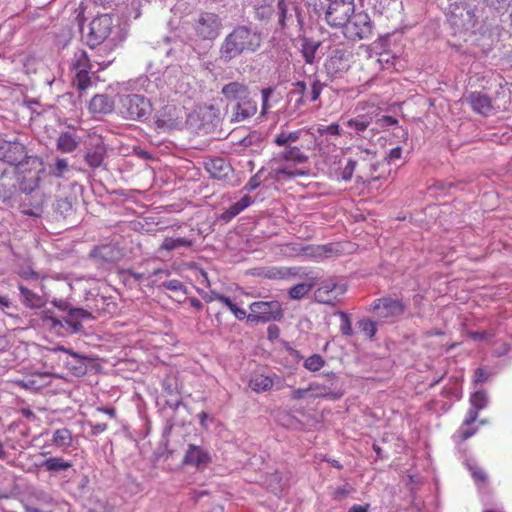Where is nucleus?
<instances>
[{
    "label": "nucleus",
    "mask_w": 512,
    "mask_h": 512,
    "mask_svg": "<svg viewBox=\"0 0 512 512\" xmlns=\"http://www.w3.org/2000/svg\"><path fill=\"white\" fill-rule=\"evenodd\" d=\"M29 157L26 147L22 143L0 139V161L17 168L19 163H23Z\"/></svg>",
    "instance_id": "obj_9"
},
{
    "label": "nucleus",
    "mask_w": 512,
    "mask_h": 512,
    "mask_svg": "<svg viewBox=\"0 0 512 512\" xmlns=\"http://www.w3.org/2000/svg\"><path fill=\"white\" fill-rule=\"evenodd\" d=\"M16 194V185L14 179L5 170L0 174V201L12 206V201Z\"/></svg>",
    "instance_id": "obj_21"
},
{
    "label": "nucleus",
    "mask_w": 512,
    "mask_h": 512,
    "mask_svg": "<svg viewBox=\"0 0 512 512\" xmlns=\"http://www.w3.org/2000/svg\"><path fill=\"white\" fill-rule=\"evenodd\" d=\"M325 86L326 85L324 83L316 78L311 79L309 87L305 81H297L293 83L294 90L292 93L299 95V99L296 101V106L300 107L307 101H317Z\"/></svg>",
    "instance_id": "obj_10"
},
{
    "label": "nucleus",
    "mask_w": 512,
    "mask_h": 512,
    "mask_svg": "<svg viewBox=\"0 0 512 512\" xmlns=\"http://www.w3.org/2000/svg\"><path fill=\"white\" fill-rule=\"evenodd\" d=\"M401 155H402L401 147L392 148L388 155L389 161H395V160L399 159L401 157Z\"/></svg>",
    "instance_id": "obj_63"
},
{
    "label": "nucleus",
    "mask_w": 512,
    "mask_h": 512,
    "mask_svg": "<svg viewBox=\"0 0 512 512\" xmlns=\"http://www.w3.org/2000/svg\"><path fill=\"white\" fill-rule=\"evenodd\" d=\"M466 102L471 106L472 110L480 115L489 116L495 113V107L491 98L480 91H474L468 94Z\"/></svg>",
    "instance_id": "obj_17"
},
{
    "label": "nucleus",
    "mask_w": 512,
    "mask_h": 512,
    "mask_svg": "<svg viewBox=\"0 0 512 512\" xmlns=\"http://www.w3.org/2000/svg\"><path fill=\"white\" fill-rule=\"evenodd\" d=\"M310 398H330L336 400L342 397L343 393L339 391H332L331 387L317 382H312L308 385Z\"/></svg>",
    "instance_id": "obj_30"
},
{
    "label": "nucleus",
    "mask_w": 512,
    "mask_h": 512,
    "mask_svg": "<svg viewBox=\"0 0 512 512\" xmlns=\"http://www.w3.org/2000/svg\"><path fill=\"white\" fill-rule=\"evenodd\" d=\"M91 60L85 50L78 49L74 52L70 70L73 73V85L80 91H85L91 86L90 71Z\"/></svg>",
    "instance_id": "obj_4"
},
{
    "label": "nucleus",
    "mask_w": 512,
    "mask_h": 512,
    "mask_svg": "<svg viewBox=\"0 0 512 512\" xmlns=\"http://www.w3.org/2000/svg\"><path fill=\"white\" fill-rule=\"evenodd\" d=\"M78 147L75 137L68 133H62L57 139V149L63 153H71Z\"/></svg>",
    "instance_id": "obj_34"
},
{
    "label": "nucleus",
    "mask_w": 512,
    "mask_h": 512,
    "mask_svg": "<svg viewBox=\"0 0 512 512\" xmlns=\"http://www.w3.org/2000/svg\"><path fill=\"white\" fill-rule=\"evenodd\" d=\"M41 319L44 322H47L51 328H55V327L61 325V322L57 318H55V317H53L51 315H48L47 312H43L42 313Z\"/></svg>",
    "instance_id": "obj_58"
},
{
    "label": "nucleus",
    "mask_w": 512,
    "mask_h": 512,
    "mask_svg": "<svg viewBox=\"0 0 512 512\" xmlns=\"http://www.w3.org/2000/svg\"><path fill=\"white\" fill-rule=\"evenodd\" d=\"M279 336H280V328L275 324L269 325L267 328L268 339L270 341H274V340L278 339Z\"/></svg>",
    "instance_id": "obj_57"
},
{
    "label": "nucleus",
    "mask_w": 512,
    "mask_h": 512,
    "mask_svg": "<svg viewBox=\"0 0 512 512\" xmlns=\"http://www.w3.org/2000/svg\"><path fill=\"white\" fill-rule=\"evenodd\" d=\"M345 292V285H340L333 281H325L316 289L314 295L319 303L334 304L338 297L342 296Z\"/></svg>",
    "instance_id": "obj_15"
},
{
    "label": "nucleus",
    "mask_w": 512,
    "mask_h": 512,
    "mask_svg": "<svg viewBox=\"0 0 512 512\" xmlns=\"http://www.w3.org/2000/svg\"><path fill=\"white\" fill-rule=\"evenodd\" d=\"M371 120L366 115H360L356 118L349 119L346 122L347 127L354 129L356 132H364L370 125Z\"/></svg>",
    "instance_id": "obj_37"
},
{
    "label": "nucleus",
    "mask_w": 512,
    "mask_h": 512,
    "mask_svg": "<svg viewBox=\"0 0 512 512\" xmlns=\"http://www.w3.org/2000/svg\"><path fill=\"white\" fill-rule=\"evenodd\" d=\"M0 306L3 308V311L8 314L9 316H12V313H10L8 310L12 308V303L9 301L7 297H0Z\"/></svg>",
    "instance_id": "obj_62"
},
{
    "label": "nucleus",
    "mask_w": 512,
    "mask_h": 512,
    "mask_svg": "<svg viewBox=\"0 0 512 512\" xmlns=\"http://www.w3.org/2000/svg\"><path fill=\"white\" fill-rule=\"evenodd\" d=\"M472 424L473 423H467V418L463 421L456 434L460 442L466 441L476 433L477 429L473 428Z\"/></svg>",
    "instance_id": "obj_40"
},
{
    "label": "nucleus",
    "mask_w": 512,
    "mask_h": 512,
    "mask_svg": "<svg viewBox=\"0 0 512 512\" xmlns=\"http://www.w3.org/2000/svg\"><path fill=\"white\" fill-rule=\"evenodd\" d=\"M352 491L353 488L348 484L337 487L333 492V499L337 501L342 500L345 497H347Z\"/></svg>",
    "instance_id": "obj_47"
},
{
    "label": "nucleus",
    "mask_w": 512,
    "mask_h": 512,
    "mask_svg": "<svg viewBox=\"0 0 512 512\" xmlns=\"http://www.w3.org/2000/svg\"><path fill=\"white\" fill-rule=\"evenodd\" d=\"M290 396H291V399H293V400H301V399H304V398H307V397L310 398V392L308 390V386L305 387V388L294 389L291 392Z\"/></svg>",
    "instance_id": "obj_54"
},
{
    "label": "nucleus",
    "mask_w": 512,
    "mask_h": 512,
    "mask_svg": "<svg viewBox=\"0 0 512 512\" xmlns=\"http://www.w3.org/2000/svg\"><path fill=\"white\" fill-rule=\"evenodd\" d=\"M252 203V197L249 195H244L238 202L232 204L229 208L223 211V213L220 215V219L225 222H229L242 211H244L247 207H249Z\"/></svg>",
    "instance_id": "obj_29"
},
{
    "label": "nucleus",
    "mask_w": 512,
    "mask_h": 512,
    "mask_svg": "<svg viewBox=\"0 0 512 512\" xmlns=\"http://www.w3.org/2000/svg\"><path fill=\"white\" fill-rule=\"evenodd\" d=\"M181 118L180 109L174 104H167L158 112L155 123L157 128L173 129L179 124Z\"/></svg>",
    "instance_id": "obj_16"
},
{
    "label": "nucleus",
    "mask_w": 512,
    "mask_h": 512,
    "mask_svg": "<svg viewBox=\"0 0 512 512\" xmlns=\"http://www.w3.org/2000/svg\"><path fill=\"white\" fill-rule=\"evenodd\" d=\"M325 364V360L319 354H313L304 361V367L312 372L319 371Z\"/></svg>",
    "instance_id": "obj_39"
},
{
    "label": "nucleus",
    "mask_w": 512,
    "mask_h": 512,
    "mask_svg": "<svg viewBox=\"0 0 512 512\" xmlns=\"http://www.w3.org/2000/svg\"><path fill=\"white\" fill-rule=\"evenodd\" d=\"M377 124L381 128H386L389 126H394L398 124V120L392 116L384 115L377 120Z\"/></svg>",
    "instance_id": "obj_55"
},
{
    "label": "nucleus",
    "mask_w": 512,
    "mask_h": 512,
    "mask_svg": "<svg viewBox=\"0 0 512 512\" xmlns=\"http://www.w3.org/2000/svg\"><path fill=\"white\" fill-rule=\"evenodd\" d=\"M213 300L220 301L223 303L230 311H232L236 304L231 301V299L223 294L214 293L212 298Z\"/></svg>",
    "instance_id": "obj_51"
},
{
    "label": "nucleus",
    "mask_w": 512,
    "mask_h": 512,
    "mask_svg": "<svg viewBox=\"0 0 512 512\" xmlns=\"http://www.w3.org/2000/svg\"><path fill=\"white\" fill-rule=\"evenodd\" d=\"M113 28V19L109 14L95 17L89 26L87 43L91 48L102 44L110 35Z\"/></svg>",
    "instance_id": "obj_8"
},
{
    "label": "nucleus",
    "mask_w": 512,
    "mask_h": 512,
    "mask_svg": "<svg viewBox=\"0 0 512 512\" xmlns=\"http://www.w3.org/2000/svg\"><path fill=\"white\" fill-rule=\"evenodd\" d=\"M308 174L307 170L304 169H287V168H277L273 169L270 172V175L273 179L280 181L283 179H291L297 177H303Z\"/></svg>",
    "instance_id": "obj_33"
},
{
    "label": "nucleus",
    "mask_w": 512,
    "mask_h": 512,
    "mask_svg": "<svg viewBox=\"0 0 512 512\" xmlns=\"http://www.w3.org/2000/svg\"><path fill=\"white\" fill-rule=\"evenodd\" d=\"M205 169L214 179H225L231 173V166L223 158H214L205 162Z\"/></svg>",
    "instance_id": "obj_24"
},
{
    "label": "nucleus",
    "mask_w": 512,
    "mask_h": 512,
    "mask_svg": "<svg viewBox=\"0 0 512 512\" xmlns=\"http://www.w3.org/2000/svg\"><path fill=\"white\" fill-rule=\"evenodd\" d=\"M318 133L320 135L339 136L341 135V129L337 123H332L328 126L318 128Z\"/></svg>",
    "instance_id": "obj_46"
},
{
    "label": "nucleus",
    "mask_w": 512,
    "mask_h": 512,
    "mask_svg": "<svg viewBox=\"0 0 512 512\" xmlns=\"http://www.w3.org/2000/svg\"><path fill=\"white\" fill-rule=\"evenodd\" d=\"M106 148L102 141L98 140L93 148L85 154V161L91 168H98L103 163Z\"/></svg>",
    "instance_id": "obj_28"
},
{
    "label": "nucleus",
    "mask_w": 512,
    "mask_h": 512,
    "mask_svg": "<svg viewBox=\"0 0 512 512\" xmlns=\"http://www.w3.org/2000/svg\"><path fill=\"white\" fill-rule=\"evenodd\" d=\"M221 93L227 100L238 102L246 99L250 91L246 84L235 81L225 84L221 89Z\"/></svg>",
    "instance_id": "obj_23"
},
{
    "label": "nucleus",
    "mask_w": 512,
    "mask_h": 512,
    "mask_svg": "<svg viewBox=\"0 0 512 512\" xmlns=\"http://www.w3.org/2000/svg\"><path fill=\"white\" fill-rule=\"evenodd\" d=\"M354 11V0H331L325 12V21L332 28H344Z\"/></svg>",
    "instance_id": "obj_6"
},
{
    "label": "nucleus",
    "mask_w": 512,
    "mask_h": 512,
    "mask_svg": "<svg viewBox=\"0 0 512 512\" xmlns=\"http://www.w3.org/2000/svg\"><path fill=\"white\" fill-rule=\"evenodd\" d=\"M281 158L285 161H291L298 164L306 163L309 159L303 149V146L291 145L285 148L281 153Z\"/></svg>",
    "instance_id": "obj_31"
},
{
    "label": "nucleus",
    "mask_w": 512,
    "mask_h": 512,
    "mask_svg": "<svg viewBox=\"0 0 512 512\" xmlns=\"http://www.w3.org/2000/svg\"><path fill=\"white\" fill-rule=\"evenodd\" d=\"M261 93H262V100H263L262 114H264V113H266V110L268 107V99L272 93V90L270 88H266V89H263Z\"/></svg>",
    "instance_id": "obj_60"
},
{
    "label": "nucleus",
    "mask_w": 512,
    "mask_h": 512,
    "mask_svg": "<svg viewBox=\"0 0 512 512\" xmlns=\"http://www.w3.org/2000/svg\"><path fill=\"white\" fill-rule=\"evenodd\" d=\"M17 287L20 292V302L24 307L34 310L45 305V299L25 286L23 282H18Z\"/></svg>",
    "instance_id": "obj_19"
},
{
    "label": "nucleus",
    "mask_w": 512,
    "mask_h": 512,
    "mask_svg": "<svg viewBox=\"0 0 512 512\" xmlns=\"http://www.w3.org/2000/svg\"><path fill=\"white\" fill-rule=\"evenodd\" d=\"M489 334L486 331H470L468 332V337L472 340L478 341V340H484L488 338Z\"/></svg>",
    "instance_id": "obj_59"
},
{
    "label": "nucleus",
    "mask_w": 512,
    "mask_h": 512,
    "mask_svg": "<svg viewBox=\"0 0 512 512\" xmlns=\"http://www.w3.org/2000/svg\"><path fill=\"white\" fill-rule=\"evenodd\" d=\"M308 135V131L304 129H298L295 131H289L282 128L279 133L274 137L273 142L279 147H288L294 145L298 140Z\"/></svg>",
    "instance_id": "obj_25"
},
{
    "label": "nucleus",
    "mask_w": 512,
    "mask_h": 512,
    "mask_svg": "<svg viewBox=\"0 0 512 512\" xmlns=\"http://www.w3.org/2000/svg\"><path fill=\"white\" fill-rule=\"evenodd\" d=\"M337 314L339 315L340 320H341V324H340L341 333L345 336H351L353 334V329H352V323H351L349 315L343 311H339Z\"/></svg>",
    "instance_id": "obj_42"
},
{
    "label": "nucleus",
    "mask_w": 512,
    "mask_h": 512,
    "mask_svg": "<svg viewBox=\"0 0 512 512\" xmlns=\"http://www.w3.org/2000/svg\"><path fill=\"white\" fill-rule=\"evenodd\" d=\"M261 44V37L251 29L239 26L228 34L220 48V57L230 61L241 54L256 51Z\"/></svg>",
    "instance_id": "obj_1"
},
{
    "label": "nucleus",
    "mask_w": 512,
    "mask_h": 512,
    "mask_svg": "<svg viewBox=\"0 0 512 512\" xmlns=\"http://www.w3.org/2000/svg\"><path fill=\"white\" fill-rule=\"evenodd\" d=\"M343 29L347 39L357 41L371 37L374 24L368 13L360 11L353 13Z\"/></svg>",
    "instance_id": "obj_7"
},
{
    "label": "nucleus",
    "mask_w": 512,
    "mask_h": 512,
    "mask_svg": "<svg viewBox=\"0 0 512 512\" xmlns=\"http://www.w3.org/2000/svg\"><path fill=\"white\" fill-rule=\"evenodd\" d=\"M257 112V104L252 100L251 96L238 101L233 108V120L243 121L254 116Z\"/></svg>",
    "instance_id": "obj_20"
},
{
    "label": "nucleus",
    "mask_w": 512,
    "mask_h": 512,
    "mask_svg": "<svg viewBox=\"0 0 512 512\" xmlns=\"http://www.w3.org/2000/svg\"><path fill=\"white\" fill-rule=\"evenodd\" d=\"M283 318L282 305L278 301H256L250 304L247 321L252 324L280 321Z\"/></svg>",
    "instance_id": "obj_5"
},
{
    "label": "nucleus",
    "mask_w": 512,
    "mask_h": 512,
    "mask_svg": "<svg viewBox=\"0 0 512 512\" xmlns=\"http://www.w3.org/2000/svg\"><path fill=\"white\" fill-rule=\"evenodd\" d=\"M55 211L60 215L67 217L73 211V201L69 197L59 198L56 200Z\"/></svg>",
    "instance_id": "obj_38"
},
{
    "label": "nucleus",
    "mask_w": 512,
    "mask_h": 512,
    "mask_svg": "<svg viewBox=\"0 0 512 512\" xmlns=\"http://www.w3.org/2000/svg\"><path fill=\"white\" fill-rule=\"evenodd\" d=\"M18 276L25 281H34L38 284L41 276L38 272L33 270L31 267L21 268L17 271Z\"/></svg>",
    "instance_id": "obj_41"
},
{
    "label": "nucleus",
    "mask_w": 512,
    "mask_h": 512,
    "mask_svg": "<svg viewBox=\"0 0 512 512\" xmlns=\"http://www.w3.org/2000/svg\"><path fill=\"white\" fill-rule=\"evenodd\" d=\"M471 474H472L473 479L476 482L485 483L487 480V475L482 468H479V467L471 468Z\"/></svg>",
    "instance_id": "obj_52"
},
{
    "label": "nucleus",
    "mask_w": 512,
    "mask_h": 512,
    "mask_svg": "<svg viewBox=\"0 0 512 512\" xmlns=\"http://www.w3.org/2000/svg\"><path fill=\"white\" fill-rule=\"evenodd\" d=\"M260 172L261 171H259L258 173H256L254 176H252L249 179V181L244 186L245 190L253 191V190L257 189L260 186V184H261V179H260V176H259Z\"/></svg>",
    "instance_id": "obj_53"
},
{
    "label": "nucleus",
    "mask_w": 512,
    "mask_h": 512,
    "mask_svg": "<svg viewBox=\"0 0 512 512\" xmlns=\"http://www.w3.org/2000/svg\"><path fill=\"white\" fill-rule=\"evenodd\" d=\"M278 8V23L279 25L284 28L287 25V19H288V5L285 0H278L277 3Z\"/></svg>",
    "instance_id": "obj_43"
},
{
    "label": "nucleus",
    "mask_w": 512,
    "mask_h": 512,
    "mask_svg": "<svg viewBox=\"0 0 512 512\" xmlns=\"http://www.w3.org/2000/svg\"><path fill=\"white\" fill-rule=\"evenodd\" d=\"M51 442L62 452H66L73 444V434L65 427L56 429L52 434Z\"/></svg>",
    "instance_id": "obj_26"
},
{
    "label": "nucleus",
    "mask_w": 512,
    "mask_h": 512,
    "mask_svg": "<svg viewBox=\"0 0 512 512\" xmlns=\"http://www.w3.org/2000/svg\"><path fill=\"white\" fill-rule=\"evenodd\" d=\"M162 286L168 290L174 291V292H186V288L183 285V283L179 280L173 279L170 281H166L162 284Z\"/></svg>",
    "instance_id": "obj_48"
},
{
    "label": "nucleus",
    "mask_w": 512,
    "mask_h": 512,
    "mask_svg": "<svg viewBox=\"0 0 512 512\" xmlns=\"http://www.w3.org/2000/svg\"><path fill=\"white\" fill-rule=\"evenodd\" d=\"M213 300L220 301L223 303L230 311H232L236 304L231 301V299L223 294L214 293L212 298Z\"/></svg>",
    "instance_id": "obj_50"
},
{
    "label": "nucleus",
    "mask_w": 512,
    "mask_h": 512,
    "mask_svg": "<svg viewBox=\"0 0 512 512\" xmlns=\"http://www.w3.org/2000/svg\"><path fill=\"white\" fill-rule=\"evenodd\" d=\"M313 288V283H299L291 287L288 295L291 299L300 300L304 298Z\"/></svg>",
    "instance_id": "obj_36"
},
{
    "label": "nucleus",
    "mask_w": 512,
    "mask_h": 512,
    "mask_svg": "<svg viewBox=\"0 0 512 512\" xmlns=\"http://www.w3.org/2000/svg\"><path fill=\"white\" fill-rule=\"evenodd\" d=\"M183 462L187 465L203 468L211 462V456L203 448L190 444L185 453Z\"/></svg>",
    "instance_id": "obj_18"
},
{
    "label": "nucleus",
    "mask_w": 512,
    "mask_h": 512,
    "mask_svg": "<svg viewBox=\"0 0 512 512\" xmlns=\"http://www.w3.org/2000/svg\"><path fill=\"white\" fill-rule=\"evenodd\" d=\"M488 379V374L483 368H477L474 371L473 381L475 383H484Z\"/></svg>",
    "instance_id": "obj_56"
},
{
    "label": "nucleus",
    "mask_w": 512,
    "mask_h": 512,
    "mask_svg": "<svg viewBox=\"0 0 512 512\" xmlns=\"http://www.w3.org/2000/svg\"><path fill=\"white\" fill-rule=\"evenodd\" d=\"M470 403L472 408L468 411L467 423H474L478 418L479 411L485 408L487 404V397L485 392L476 391L473 393L470 397Z\"/></svg>",
    "instance_id": "obj_27"
},
{
    "label": "nucleus",
    "mask_w": 512,
    "mask_h": 512,
    "mask_svg": "<svg viewBox=\"0 0 512 512\" xmlns=\"http://www.w3.org/2000/svg\"><path fill=\"white\" fill-rule=\"evenodd\" d=\"M68 168V162L66 159L59 158L54 163V174L57 177H62L65 170Z\"/></svg>",
    "instance_id": "obj_49"
},
{
    "label": "nucleus",
    "mask_w": 512,
    "mask_h": 512,
    "mask_svg": "<svg viewBox=\"0 0 512 512\" xmlns=\"http://www.w3.org/2000/svg\"><path fill=\"white\" fill-rule=\"evenodd\" d=\"M92 429V434L97 435L99 433H102L107 430L108 425L106 423H100V424H89Z\"/></svg>",
    "instance_id": "obj_61"
},
{
    "label": "nucleus",
    "mask_w": 512,
    "mask_h": 512,
    "mask_svg": "<svg viewBox=\"0 0 512 512\" xmlns=\"http://www.w3.org/2000/svg\"><path fill=\"white\" fill-rule=\"evenodd\" d=\"M359 328L362 332H364L369 338H373L376 333L375 325L370 320H361L359 322Z\"/></svg>",
    "instance_id": "obj_45"
},
{
    "label": "nucleus",
    "mask_w": 512,
    "mask_h": 512,
    "mask_svg": "<svg viewBox=\"0 0 512 512\" xmlns=\"http://www.w3.org/2000/svg\"><path fill=\"white\" fill-rule=\"evenodd\" d=\"M19 202L20 212L26 216L41 218L44 213L45 196L43 193H24Z\"/></svg>",
    "instance_id": "obj_12"
},
{
    "label": "nucleus",
    "mask_w": 512,
    "mask_h": 512,
    "mask_svg": "<svg viewBox=\"0 0 512 512\" xmlns=\"http://www.w3.org/2000/svg\"><path fill=\"white\" fill-rule=\"evenodd\" d=\"M19 188L23 193H33L39 186L44 173L43 162L38 157L30 156L14 168Z\"/></svg>",
    "instance_id": "obj_2"
},
{
    "label": "nucleus",
    "mask_w": 512,
    "mask_h": 512,
    "mask_svg": "<svg viewBox=\"0 0 512 512\" xmlns=\"http://www.w3.org/2000/svg\"><path fill=\"white\" fill-rule=\"evenodd\" d=\"M49 472H60L70 469L73 464L72 462L65 460L63 457H49L42 464Z\"/></svg>",
    "instance_id": "obj_32"
},
{
    "label": "nucleus",
    "mask_w": 512,
    "mask_h": 512,
    "mask_svg": "<svg viewBox=\"0 0 512 512\" xmlns=\"http://www.w3.org/2000/svg\"><path fill=\"white\" fill-rule=\"evenodd\" d=\"M120 113L126 119L142 121L151 115L152 104L142 95H124L120 99Z\"/></svg>",
    "instance_id": "obj_3"
},
{
    "label": "nucleus",
    "mask_w": 512,
    "mask_h": 512,
    "mask_svg": "<svg viewBox=\"0 0 512 512\" xmlns=\"http://www.w3.org/2000/svg\"><path fill=\"white\" fill-rule=\"evenodd\" d=\"M191 245H192V241L188 240L186 238L167 237L164 239L163 243L161 244L160 249L166 250V251H172V250L180 248V247H190Z\"/></svg>",
    "instance_id": "obj_35"
},
{
    "label": "nucleus",
    "mask_w": 512,
    "mask_h": 512,
    "mask_svg": "<svg viewBox=\"0 0 512 512\" xmlns=\"http://www.w3.org/2000/svg\"><path fill=\"white\" fill-rule=\"evenodd\" d=\"M371 311L379 318L387 319L402 315L405 311V305L401 300L383 297L373 301Z\"/></svg>",
    "instance_id": "obj_11"
},
{
    "label": "nucleus",
    "mask_w": 512,
    "mask_h": 512,
    "mask_svg": "<svg viewBox=\"0 0 512 512\" xmlns=\"http://www.w3.org/2000/svg\"><path fill=\"white\" fill-rule=\"evenodd\" d=\"M368 511H369V504H366V505L355 504L349 509V512H368Z\"/></svg>",
    "instance_id": "obj_64"
},
{
    "label": "nucleus",
    "mask_w": 512,
    "mask_h": 512,
    "mask_svg": "<svg viewBox=\"0 0 512 512\" xmlns=\"http://www.w3.org/2000/svg\"><path fill=\"white\" fill-rule=\"evenodd\" d=\"M248 386L256 393H263L270 391L274 386L277 390L285 387L284 380L277 374L267 376L261 373L252 375L249 379Z\"/></svg>",
    "instance_id": "obj_14"
},
{
    "label": "nucleus",
    "mask_w": 512,
    "mask_h": 512,
    "mask_svg": "<svg viewBox=\"0 0 512 512\" xmlns=\"http://www.w3.org/2000/svg\"><path fill=\"white\" fill-rule=\"evenodd\" d=\"M88 109L93 115L109 114L114 109V101L108 95L96 94L90 100Z\"/></svg>",
    "instance_id": "obj_22"
},
{
    "label": "nucleus",
    "mask_w": 512,
    "mask_h": 512,
    "mask_svg": "<svg viewBox=\"0 0 512 512\" xmlns=\"http://www.w3.org/2000/svg\"><path fill=\"white\" fill-rule=\"evenodd\" d=\"M221 22L214 13H203L196 22L195 30L203 39H214L218 36Z\"/></svg>",
    "instance_id": "obj_13"
},
{
    "label": "nucleus",
    "mask_w": 512,
    "mask_h": 512,
    "mask_svg": "<svg viewBox=\"0 0 512 512\" xmlns=\"http://www.w3.org/2000/svg\"><path fill=\"white\" fill-rule=\"evenodd\" d=\"M356 165H357V161L356 160L349 159L347 161L346 166L343 168V170L341 172L342 180H344V181H350L351 180V178L353 176V173L355 171Z\"/></svg>",
    "instance_id": "obj_44"
}]
</instances>
